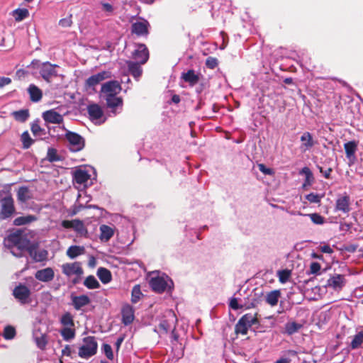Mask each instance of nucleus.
<instances>
[{
	"label": "nucleus",
	"mask_w": 363,
	"mask_h": 363,
	"mask_svg": "<svg viewBox=\"0 0 363 363\" xmlns=\"http://www.w3.org/2000/svg\"><path fill=\"white\" fill-rule=\"evenodd\" d=\"M320 270V264L318 262H312L310 266V274H318Z\"/></svg>",
	"instance_id": "4d7b16f0"
},
{
	"label": "nucleus",
	"mask_w": 363,
	"mask_h": 363,
	"mask_svg": "<svg viewBox=\"0 0 363 363\" xmlns=\"http://www.w3.org/2000/svg\"><path fill=\"white\" fill-rule=\"evenodd\" d=\"M112 77L109 71H102L89 77L85 82V86L88 89H94L101 82L108 79Z\"/></svg>",
	"instance_id": "6e6552de"
},
{
	"label": "nucleus",
	"mask_w": 363,
	"mask_h": 363,
	"mask_svg": "<svg viewBox=\"0 0 363 363\" xmlns=\"http://www.w3.org/2000/svg\"><path fill=\"white\" fill-rule=\"evenodd\" d=\"M281 297V292L279 290H274L267 294L265 301L271 306H275Z\"/></svg>",
	"instance_id": "c756f323"
},
{
	"label": "nucleus",
	"mask_w": 363,
	"mask_h": 363,
	"mask_svg": "<svg viewBox=\"0 0 363 363\" xmlns=\"http://www.w3.org/2000/svg\"><path fill=\"white\" fill-rule=\"evenodd\" d=\"M121 86L118 81H109L104 84L101 89V95L106 100L108 107L116 115L118 109L121 110L123 101L117 95L121 92Z\"/></svg>",
	"instance_id": "f257e3e1"
},
{
	"label": "nucleus",
	"mask_w": 363,
	"mask_h": 363,
	"mask_svg": "<svg viewBox=\"0 0 363 363\" xmlns=\"http://www.w3.org/2000/svg\"><path fill=\"white\" fill-rule=\"evenodd\" d=\"M66 138L69 143V147L72 152L80 151L84 147V138L76 133L67 131Z\"/></svg>",
	"instance_id": "0eeeda50"
},
{
	"label": "nucleus",
	"mask_w": 363,
	"mask_h": 363,
	"mask_svg": "<svg viewBox=\"0 0 363 363\" xmlns=\"http://www.w3.org/2000/svg\"><path fill=\"white\" fill-rule=\"evenodd\" d=\"M90 174L86 168H81L74 173V179L77 184L86 186L90 179Z\"/></svg>",
	"instance_id": "aec40b11"
},
{
	"label": "nucleus",
	"mask_w": 363,
	"mask_h": 363,
	"mask_svg": "<svg viewBox=\"0 0 363 363\" xmlns=\"http://www.w3.org/2000/svg\"><path fill=\"white\" fill-rule=\"evenodd\" d=\"M11 253L17 257L23 256V251L28 250V245L14 246L9 247Z\"/></svg>",
	"instance_id": "de8ad7c7"
},
{
	"label": "nucleus",
	"mask_w": 363,
	"mask_h": 363,
	"mask_svg": "<svg viewBox=\"0 0 363 363\" xmlns=\"http://www.w3.org/2000/svg\"><path fill=\"white\" fill-rule=\"evenodd\" d=\"M300 140L301 142L300 149L302 152L309 150L315 144V142L313 140L312 135L309 132H304L301 135Z\"/></svg>",
	"instance_id": "4be33fe9"
},
{
	"label": "nucleus",
	"mask_w": 363,
	"mask_h": 363,
	"mask_svg": "<svg viewBox=\"0 0 363 363\" xmlns=\"http://www.w3.org/2000/svg\"><path fill=\"white\" fill-rule=\"evenodd\" d=\"M319 170H320V172L323 174V176L326 179H329L330 178V173L332 172V169L331 168H328L326 170H323V167H319Z\"/></svg>",
	"instance_id": "e2e57ef3"
},
{
	"label": "nucleus",
	"mask_w": 363,
	"mask_h": 363,
	"mask_svg": "<svg viewBox=\"0 0 363 363\" xmlns=\"http://www.w3.org/2000/svg\"><path fill=\"white\" fill-rule=\"evenodd\" d=\"M258 323L256 314L247 313L242 315L235 326L236 334L247 335L249 328Z\"/></svg>",
	"instance_id": "39448f33"
},
{
	"label": "nucleus",
	"mask_w": 363,
	"mask_h": 363,
	"mask_svg": "<svg viewBox=\"0 0 363 363\" xmlns=\"http://www.w3.org/2000/svg\"><path fill=\"white\" fill-rule=\"evenodd\" d=\"M345 150L347 157L353 155L356 150V144L354 142H349L345 144Z\"/></svg>",
	"instance_id": "09e8293b"
},
{
	"label": "nucleus",
	"mask_w": 363,
	"mask_h": 363,
	"mask_svg": "<svg viewBox=\"0 0 363 363\" xmlns=\"http://www.w3.org/2000/svg\"><path fill=\"white\" fill-rule=\"evenodd\" d=\"M150 24L147 21L140 18L134 22L131 26L132 33L137 35H146L148 33V27Z\"/></svg>",
	"instance_id": "a211bd4d"
},
{
	"label": "nucleus",
	"mask_w": 363,
	"mask_h": 363,
	"mask_svg": "<svg viewBox=\"0 0 363 363\" xmlns=\"http://www.w3.org/2000/svg\"><path fill=\"white\" fill-rule=\"evenodd\" d=\"M122 320L125 325L130 324L134 320V310L133 308L129 305H124L122 308Z\"/></svg>",
	"instance_id": "b1692460"
},
{
	"label": "nucleus",
	"mask_w": 363,
	"mask_h": 363,
	"mask_svg": "<svg viewBox=\"0 0 363 363\" xmlns=\"http://www.w3.org/2000/svg\"><path fill=\"white\" fill-rule=\"evenodd\" d=\"M31 198V193L28 188L21 186L17 192V199L20 202L25 203Z\"/></svg>",
	"instance_id": "2f4dec72"
},
{
	"label": "nucleus",
	"mask_w": 363,
	"mask_h": 363,
	"mask_svg": "<svg viewBox=\"0 0 363 363\" xmlns=\"http://www.w3.org/2000/svg\"><path fill=\"white\" fill-rule=\"evenodd\" d=\"M29 15L26 9H17L13 11V16L16 21H21Z\"/></svg>",
	"instance_id": "58836bf2"
},
{
	"label": "nucleus",
	"mask_w": 363,
	"mask_h": 363,
	"mask_svg": "<svg viewBox=\"0 0 363 363\" xmlns=\"http://www.w3.org/2000/svg\"><path fill=\"white\" fill-rule=\"evenodd\" d=\"M182 79L188 82L191 86H194L198 83L199 78L197 74H195L194 70H189L186 73L182 74Z\"/></svg>",
	"instance_id": "473e14b6"
},
{
	"label": "nucleus",
	"mask_w": 363,
	"mask_h": 363,
	"mask_svg": "<svg viewBox=\"0 0 363 363\" xmlns=\"http://www.w3.org/2000/svg\"><path fill=\"white\" fill-rule=\"evenodd\" d=\"M132 56L135 60L140 64H145L149 58V52L145 45L139 44L136 45Z\"/></svg>",
	"instance_id": "dca6fc26"
},
{
	"label": "nucleus",
	"mask_w": 363,
	"mask_h": 363,
	"mask_svg": "<svg viewBox=\"0 0 363 363\" xmlns=\"http://www.w3.org/2000/svg\"><path fill=\"white\" fill-rule=\"evenodd\" d=\"M362 342H363V330L359 332L354 336V337L351 342L350 346H351L352 349H357L362 345Z\"/></svg>",
	"instance_id": "79ce46f5"
},
{
	"label": "nucleus",
	"mask_w": 363,
	"mask_h": 363,
	"mask_svg": "<svg viewBox=\"0 0 363 363\" xmlns=\"http://www.w3.org/2000/svg\"><path fill=\"white\" fill-rule=\"evenodd\" d=\"M102 350L104 353L105 354L106 357L112 360L113 359V353L112 350V347L108 344H104L102 345Z\"/></svg>",
	"instance_id": "603ef678"
},
{
	"label": "nucleus",
	"mask_w": 363,
	"mask_h": 363,
	"mask_svg": "<svg viewBox=\"0 0 363 363\" xmlns=\"http://www.w3.org/2000/svg\"><path fill=\"white\" fill-rule=\"evenodd\" d=\"M62 355L70 356L71 354V348L69 345H66L65 348L62 350Z\"/></svg>",
	"instance_id": "0e129e2a"
},
{
	"label": "nucleus",
	"mask_w": 363,
	"mask_h": 363,
	"mask_svg": "<svg viewBox=\"0 0 363 363\" xmlns=\"http://www.w3.org/2000/svg\"><path fill=\"white\" fill-rule=\"evenodd\" d=\"M177 319L175 313L172 310L166 311L162 315L158 325V333L167 334L169 331H174L176 328Z\"/></svg>",
	"instance_id": "20e7f679"
},
{
	"label": "nucleus",
	"mask_w": 363,
	"mask_h": 363,
	"mask_svg": "<svg viewBox=\"0 0 363 363\" xmlns=\"http://www.w3.org/2000/svg\"><path fill=\"white\" fill-rule=\"evenodd\" d=\"M60 323L65 327H74L73 316L70 313L67 312L62 315Z\"/></svg>",
	"instance_id": "a19ab883"
},
{
	"label": "nucleus",
	"mask_w": 363,
	"mask_h": 363,
	"mask_svg": "<svg viewBox=\"0 0 363 363\" xmlns=\"http://www.w3.org/2000/svg\"><path fill=\"white\" fill-rule=\"evenodd\" d=\"M30 256L35 262H42L47 259L48 252L45 250H38L36 247L28 245V250Z\"/></svg>",
	"instance_id": "5701e85b"
},
{
	"label": "nucleus",
	"mask_w": 363,
	"mask_h": 363,
	"mask_svg": "<svg viewBox=\"0 0 363 363\" xmlns=\"http://www.w3.org/2000/svg\"><path fill=\"white\" fill-rule=\"evenodd\" d=\"M321 251L325 253L331 254L333 253V250L329 245H324L321 247Z\"/></svg>",
	"instance_id": "69168bd1"
},
{
	"label": "nucleus",
	"mask_w": 363,
	"mask_h": 363,
	"mask_svg": "<svg viewBox=\"0 0 363 363\" xmlns=\"http://www.w3.org/2000/svg\"><path fill=\"white\" fill-rule=\"evenodd\" d=\"M13 295L21 303H26L28 302L30 297V291L26 286L19 284L14 288Z\"/></svg>",
	"instance_id": "f3484780"
},
{
	"label": "nucleus",
	"mask_w": 363,
	"mask_h": 363,
	"mask_svg": "<svg viewBox=\"0 0 363 363\" xmlns=\"http://www.w3.org/2000/svg\"><path fill=\"white\" fill-rule=\"evenodd\" d=\"M102 10L107 13L108 15L111 14L113 12V7L108 3H101Z\"/></svg>",
	"instance_id": "bf43d9fd"
},
{
	"label": "nucleus",
	"mask_w": 363,
	"mask_h": 363,
	"mask_svg": "<svg viewBox=\"0 0 363 363\" xmlns=\"http://www.w3.org/2000/svg\"><path fill=\"white\" fill-rule=\"evenodd\" d=\"M35 342L37 346L41 350L44 349L47 345V340L43 335L39 337H35Z\"/></svg>",
	"instance_id": "6e6d98bb"
},
{
	"label": "nucleus",
	"mask_w": 363,
	"mask_h": 363,
	"mask_svg": "<svg viewBox=\"0 0 363 363\" xmlns=\"http://www.w3.org/2000/svg\"><path fill=\"white\" fill-rule=\"evenodd\" d=\"M274 363H290V359L288 358H281L277 360Z\"/></svg>",
	"instance_id": "338daca9"
},
{
	"label": "nucleus",
	"mask_w": 363,
	"mask_h": 363,
	"mask_svg": "<svg viewBox=\"0 0 363 363\" xmlns=\"http://www.w3.org/2000/svg\"><path fill=\"white\" fill-rule=\"evenodd\" d=\"M73 327H65L60 331V334L63 339L66 341L72 340L75 336V331Z\"/></svg>",
	"instance_id": "4c0bfd02"
},
{
	"label": "nucleus",
	"mask_w": 363,
	"mask_h": 363,
	"mask_svg": "<svg viewBox=\"0 0 363 363\" xmlns=\"http://www.w3.org/2000/svg\"><path fill=\"white\" fill-rule=\"evenodd\" d=\"M218 65L217 60L213 57H208L206 60V65L211 69H213Z\"/></svg>",
	"instance_id": "052dcab7"
},
{
	"label": "nucleus",
	"mask_w": 363,
	"mask_h": 363,
	"mask_svg": "<svg viewBox=\"0 0 363 363\" xmlns=\"http://www.w3.org/2000/svg\"><path fill=\"white\" fill-rule=\"evenodd\" d=\"M55 272L50 267L38 270L35 274V277L43 282H49L54 279Z\"/></svg>",
	"instance_id": "412c9836"
},
{
	"label": "nucleus",
	"mask_w": 363,
	"mask_h": 363,
	"mask_svg": "<svg viewBox=\"0 0 363 363\" xmlns=\"http://www.w3.org/2000/svg\"><path fill=\"white\" fill-rule=\"evenodd\" d=\"M298 215L308 216L311 221L316 225H323L325 223V218L317 213L310 214H303L300 212L297 213Z\"/></svg>",
	"instance_id": "c9c22d12"
},
{
	"label": "nucleus",
	"mask_w": 363,
	"mask_h": 363,
	"mask_svg": "<svg viewBox=\"0 0 363 363\" xmlns=\"http://www.w3.org/2000/svg\"><path fill=\"white\" fill-rule=\"evenodd\" d=\"M91 120L95 124H101L105 122L104 113L101 108L97 104H91L87 108Z\"/></svg>",
	"instance_id": "9d476101"
},
{
	"label": "nucleus",
	"mask_w": 363,
	"mask_h": 363,
	"mask_svg": "<svg viewBox=\"0 0 363 363\" xmlns=\"http://www.w3.org/2000/svg\"><path fill=\"white\" fill-rule=\"evenodd\" d=\"M89 267H94L96 265V259L94 257H91L89 260Z\"/></svg>",
	"instance_id": "774afa93"
},
{
	"label": "nucleus",
	"mask_w": 363,
	"mask_h": 363,
	"mask_svg": "<svg viewBox=\"0 0 363 363\" xmlns=\"http://www.w3.org/2000/svg\"><path fill=\"white\" fill-rule=\"evenodd\" d=\"M14 114L16 119L21 121H26L29 116L28 112L25 110L16 111Z\"/></svg>",
	"instance_id": "864d4df0"
},
{
	"label": "nucleus",
	"mask_w": 363,
	"mask_h": 363,
	"mask_svg": "<svg viewBox=\"0 0 363 363\" xmlns=\"http://www.w3.org/2000/svg\"><path fill=\"white\" fill-rule=\"evenodd\" d=\"M28 91L32 101L38 102L42 99V91L35 85L30 84L28 89Z\"/></svg>",
	"instance_id": "7c9ffc66"
},
{
	"label": "nucleus",
	"mask_w": 363,
	"mask_h": 363,
	"mask_svg": "<svg viewBox=\"0 0 363 363\" xmlns=\"http://www.w3.org/2000/svg\"><path fill=\"white\" fill-rule=\"evenodd\" d=\"M59 24L62 27L65 28L71 26L72 24V15H70L69 17L61 19L59 22Z\"/></svg>",
	"instance_id": "13d9d810"
},
{
	"label": "nucleus",
	"mask_w": 363,
	"mask_h": 363,
	"mask_svg": "<svg viewBox=\"0 0 363 363\" xmlns=\"http://www.w3.org/2000/svg\"><path fill=\"white\" fill-rule=\"evenodd\" d=\"M90 302L89 298L86 295H81L72 298V304L76 310H79L82 307L88 305Z\"/></svg>",
	"instance_id": "c85d7f7f"
},
{
	"label": "nucleus",
	"mask_w": 363,
	"mask_h": 363,
	"mask_svg": "<svg viewBox=\"0 0 363 363\" xmlns=\"http://www.w3.org/2000/svg\"><path fill=\"white\" fill-rule=\"evenodd\" d=\"M258 168H259V170L265 175H274V169L267 167L264 164H259Z\"/></svg>",
	"instance_id": "5fc2aeb1"
},
{
	"label": "nucleus",
	"mask_w": 363,
	"mask_h": 363,
	"mask_svg": "<svg viewBox=\"0 0 363 363\" xmlns=\"http://www.w3.org/2000/svg\"><path fill=\"white\" fill-rule=\"evenodd\" d=\"M4 243L9 248L14 246L29 245L28 241L23 239L20 233H13L10 234L5 239Z\"/></svg>",
	"instance_id": "2eb2a0df"
},
{
	"label": "nucleus",
	"mask_w": 363,
	"mask_h": 363,
	"mask_svg": "<svg viewBox=\"0 0 363 363\" xmlns=\"http://www.w3.org/2000/svg\"><path fill=\"white\" fill-rule=\"evenodd\" d=\"M62 226L65 228H72L80 235H86L87 230L83 222L79 219L72 220H65L62 222Z\"/></svg>",
	"instance_id": "4468645a"
},
{
	"label": "nucleus",
	"mask_w": 363,
	"mask_h": 363,
	"mask_svg": "<svg viewBox=\"0 0 363 363\" xmlns=\"http://www.w3.org/2000/svg\"><path fill=\"white\" fill-rule=\"evenodd\" d=\"M35 220H36V218L34 216H31V215L26 216H20V217L16 218L13 220V224L15 225H23L30 223Z\"/></svg>",
	"instance_id": "e433bc0d"
},
{
	"label": "nucleus",
	"mask_w": 363,
	"mask_h": 363,
	"mask_svg": "<svg viewBox=\"0 0 363 363\" xmlns=\"http://www.w3.org/2000/svg\"><path fill=\"white\" fill-rule=\"evenodd\" d=\"M21 140L24 149L29 148L34 142V140L30 138L28 131H25L22 133Z\"/></svg>",
	"instance_id": "37998d69"
},
{
	"label": "nucleus",
	"mask_w": 363,
	"mask_h": 363,
	"mask_svg": "<svg viewBox=\"0 0 363 363\" xmlns=\"http://www.w3.org/2000/svg\"><path fill=\"white\" fill-rule=\"evenodd\" d=\"M97 276L103 284H108L111 281V274L106 268L99 267L97 270Z\"/></svg>",
	"instance_id": "72a5a7b5"
},
{
	"label": "nucleus",
	"mask_w": 363,
	"mask_h": 363,
	"mask_svg": "<svg viewBox=\"0 0 363 363\" xmlns=\"http://www.w3.org/2000/svg\"><path fill=\"white\" fill-rule=\"evenodd\" d=\"M98 350V343L94 336L85 337L79 347L78 355L83 359H89L95 355Z\"/></svg>",
	"instance_id": "7ed1b4c3"
},
{
	"label": "nucleus",
	"mask_w": 363,
	"mask_h": 363,
	"mask_svg": "<svg viewBox=\"0 0 363 363\" xmlns=\"http://www.w3.org/2000/svg\"><path fill=\"white\" fill-rule=\"evenodd\" d=\"M301 324L297 323L296 322H289L286 324L285 330L289 335H291L298 332L299 329L301 328Z\"/></svg>",
	"instance_id": "ea45409f"
},
{
	"label": "nucleus",
	"mask_w": 363,
	"mask_h": 363,
	"mask_svg": "<svg viewBox=\"0 0 363 363\" xmlns=\"http://www.w3.org/2000/svg\"><path fill=\"white\" fill-rule=\"evenodd\" d=\"M16 335V330L11 325L6 326L4 330L3 337L6 340H12Z\"/></svg>",
	"instance_id": "49530a36"
},
{
	"label": "nucleus",
	"mask_w": 363,
	"mask_h": 363,
	"mask_svg": "<svg viewBox=\"0 0 363 363\" xmlns=\"http://www.w3.org/2000/svg\"><path fill=\"white\" fill-rule=\"evenodd\" d=\"M61 268L62 273L69 277L75 275L79 279L84 273L81 264L78 262L63 264Z\"/></svg>",
	"instance_id": "1a4fd4ad"
},
{
	"label": "nucleus",
	"mask_w": 363,
	"mask_h": 363,
	"mask_svg": "<svg viewBox=\"0 0 363 363\" xmlns=\"http://www.w3.org/2000/svg\"><path fill=\"white\" fill-rule=\"evenodd\" d=\"M335 211H340L343 213H348L350 211V198L346 193L337 196L335 201Z\"/></svg>",
	"instance_id": "f8f14e48"
},
{
	"label": "nucleus",
	"mask_w": 363,
	"mask_h": 363,
	"mask_svg": "<svg viewBox=\"0 0 363 363\" xmlns=\"http://www.w3.org/2000/svg\"><path fill=\"white\" fill-rule=\"evenodd\" d=\"M291 276V272L289 270H281L278 272V277L279 281L282 284L286 283Z\"/></svg>",
	"instance_id": "3c124183"
},
{
	"label": "nucleus",
	"mask_w": 363,
	"mask_h": 363,
	"mask_svg": "<svg viewBox=\"0 0 363 363\" xmlns=\"http://www.w3.org/2000/svg\"><path fill=\"white\" fill-rule=\"evenodd\" d=\"M84 285L89 289H99L100 286V284L97 279L92 275L88 276L85 279L84 281Z\"/></svg>",
	"instance_id": "f704fd0d"
},
{
	"label": "nucleus",
	"mask_w": 363,
	"mask_h": 363,
	"mask_svg": "<svg viewBox=\"0 0 363 363\" xmlns=\"http://www.w3.org/2000/svg\"><path fill=\"white\" fill-rule=\"evenodd\" d=\"M84 253L85 247L84 246L79 245H72L67 250L66 252L67 256L72 259H75L78 256L84 255Z\"/></svg>",
	"instance_id": "bb28decb"
},
{
	"label": "nucleus",
	"mask_w": 363,
	"mask_h": 363,
	"mask_svg": "<svg viewBox=\"0 0 363 363\" xmlns=\"http://www.w3.org/2000/svg\"><path fill=\"white\" fill-rule=\"evenodd\" d=\"M255 296L250 295L248 298L250 301L249 303H239L238 298L233 297L230 299L229 302V306L230 308L233 310H238V309H248L250 308L255 307L258 303V300L254 298Z\"/></svg>",
	"instance_id": "ddd939ff"
},
{
	"label": "nucleus",
	"mask_w": 363,
	"mask_h": 363,
	"mask_svg": "<svg viewBox=\"0 0 363 363\" xmlns=\"http://www.w3.org/2000/svg\"><path fill=\"white\" fill-rule=\"evenodd\" d=\"M11 82V79L9 77H0V88H2L6 85L9 84Z\"/></svg>",
	"instance_id": "680f3d73"
},
{
	"label": "nucleus",
	"mask_w": 363,
	"mask_h": 363,
	"mask_svg": "<svg viewBox=\"0 0 363 363\" xmlns=\"http://www.w3.org/2000/svg\"><path fill=\"white\" fill-rule=\"evenodd\" d=\"M128 70L130 72V74L133 76L134 78L136 79H138V78L142 74V68L141 65L139 62L136 61L135 62L128 61L127 62Z\"/></svg>",
	"instance_id": "cd10ccee"
},
{
	"label": "nucleus",
	"mask_w": 363,
	"mask_h": 363,
	"mask_svg": "<svg viewBox=\"0 0 363 363\" xmlns=\"http://www.w3.org/2000/svg\"><path fill=\"white\" fill-rule=\"evenodd\" d=\"M323 195H320L315 193H311L306 196V199L311 203H319Z\"/></svg>",
	"instance_id": "8fccbe9b"
},
{
	"label": "nucleus",
	"mask_w": 363,
	"mask_h": 363,
	"mask_svg": "<svg viewBox=\"0 0 363 363\" xmlns=\"http://www.w3.org/2000/svg\"><path fill=\"white\" fill-rule=\"evenodd\" d=\"M100 230V240L102 242L108 241L114 235V228L107 225H101Z\"/></svg>",
	"instance_id": "a878e982"
},
{
	"label": "nucleus",
	"mask_w": 363,
	"mask_h": 363,
	"mask_svg": "<svg viewBox=\"0 0 363 363\" xmlns=\"http://www.w3.org/2000/svg\"><path fill=\"white\" fill-rule=\"evenodd\" d=\"M346 280L344 275L335 274L331 277L327 281V286L333 290L339 291L345 285Z\"/></svg>",
	"instance_id": "6ab92c4d"
},
{
	"label": "nucleus",
	"mask_w": 363,
	"mask_h": 363,
	"mask_svg": "<svg viewBox=\"0 0 363 363\" xmlns=\"http://www.w3.org/2000/svg\"><path fill=\"white\" fill-rule=\"evenodd\" d=\"M57 66L48 62H43L40 67V74L46 82H49L50 79L57 75L56 67Z\"/></svg>",
	"instance_id": "9b49d317"
},
{
	"label": "nucleus",
	"mask_w": 363,
	"mask_h": 363,
	"mask_svg": "<svg viewBox=\"0 0 363 363\" xmlns=\"http://www.w3.org/2000/svg\"><path fill=\"white\" fill-rule=\"evenodd\" d=\"M143 294L140 290V287L139 285H135L131 293V301L133 303H136L139 301L140 298L142 297Z\"/></svg>",
	"instance_id": "c03bdc74"
},
{
	"label": "nucleus",
	"mask_w": 363,
	"mask_h": 363,
	"mask_svg": "<svg viewBox=\"0 0 363 363\" xmlns=\"http://www.w3.org/2000/svg\"><path fill=\"white\" fill-rule=\"evenodd\" d=\"M43 117L46 122L60 124L63 121L62 115L54 110L47 111L43 113Z\"/></svg>",
	"instance_id": "393cba45"
},
{
	"label": "nucleus",
	"mask_w": 363,
	"mask_h": 363,
	"mask_svg": "<svg viewBox=\"0 0 363 363\" xmlns=\"http://www.w3.org/2000/svg\"><path fill=\"white\" fill-rule=\"evenodd\" d=\"M15 212L14 201L11 196H7L1 200L0 218L6 219Z\"/></svg>",
	"instance_id": "423d86ee"
},
{
	"label": "nucleus",
	"mask_w": 363,
	"mask_h": 363,
	"mask_svg": "<svg viewBox=\"0 0 363 363\" xmlns=\"http://www.w3.org/2000/svg\"><path fill=\"white\" fill-rule=\"evenodd\" d=\"M31 131L35 137L42 138L45 135V130L38 123H33L31 125Z\"/></svg>",
	"instance_id": "a18cd8bd"
},
{
	"label": "nucleus",
	"mask_w": 363,
	"mask_h": 363,
	"mask_svg": "<svg viewBox=\"0 0 363 363\" xmlns=\"http://www.w3.org/2000/svg\"><path fill=\"white\" fill-rule=\"evenodd\" d=\"M149 284L154 291L160 294L170 290L173 282L168 276L161 275L158 272H152L149 276Z\"/></svg>",
	"instance_id": "f03ea898"
}]
</instances>
